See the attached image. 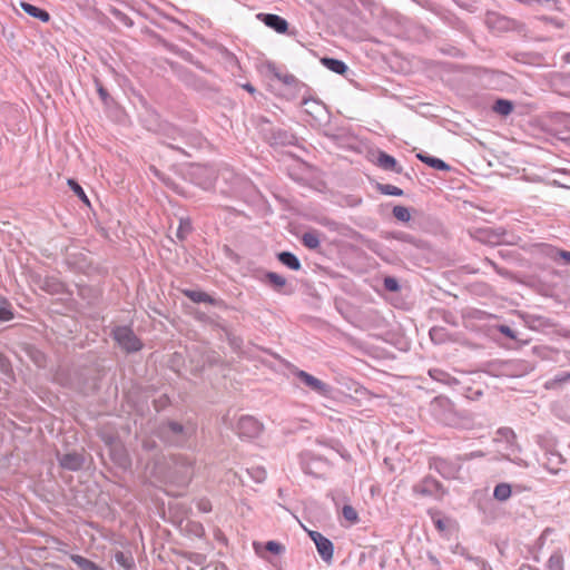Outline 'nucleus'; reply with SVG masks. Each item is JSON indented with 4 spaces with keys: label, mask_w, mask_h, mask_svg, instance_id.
Returning <instances> with one entry per match:
<instances>
[{
    "label": "nucleus",
    "mask_w": 570,
    "mask_h": 570,
    "mask_svg": "<svg viewBox=\"0 0 570 570\" xmlns=\"http://www.w3.org/2000/svg\"><path fill=\"white\" fill-rule=\"evenodd\" d=\"M68 185L70 186V188L73 190V193L86 204H89V200L83 191V189L81 188V186L75 181L73 179H68Z\"/></svg>",
    "instance_id": "obj_32"
},
{
    "label": "nucleus",
    "mask_w": 570,
    "mask_h": 570,
    "mask_svg": "<svg viewBox=\"0 0 570 570\" xmlns=\"http://www.w3.org/2000/svg\"><path fill=\"white\" fill-rule=\"evenodd\" d=\"M302 105L305 112L316 121H321L326 116L325 105L316 99H304Z\"/></svg>",
    "instance_id": "obj_9"
},
{
    "label": "nucleus",
    "mask_w": 570,
    "mask_h": 570,
    "mask_svg": "<svg viewBox=\"0 0 570 570\" xmlns=\"http://www.w3.org/2000/svg\"><path fill=\"white\" fill-rule=\"evenodd\" d=\"M343 517L345 520L355 523L358 520V514L356 510L352 505H344L342 510Z\"/></svg>",
    "instance_id": "obj_33"
},
{
    "label": "nucleus",
    "mask_w": 570,
    "mask_h": 570,
    "mask_svg": "<svg viewBox=\"0 0 570 570\" xmlns=\"http://www.w3.org/2000/svg\"><path fill=\"white\" fill-rule=\"evenodd\" d=\"M262 431V423L250 415L240 416L237 422L236 432L239 435V438L255 439L259 436Z\"/></svg>",
    "instance_id": "obj_4"
},
{
    "label": "nucleus",
    "mask_w": 570,
    "mask_h": 570,
    "mask_svg": "<svg viewBox=\"0 0 570 570\" xmlns=\"http://www.w3.org/2000/svg\"><path fill=\"white\" fill-rule=\"evenodd\" d=\"M541 254L556 263L562 265H570V252L557 248L549 244H542L540 247Z\"/></svg>",
    "instance_id": "obj_7"
},
{
    "label": "nucleus",
    "mask_w": 570,
    "mask_h": 570,
    "mask_svg": "<svg viewBox=\"0 0 570 570\" xmlns=\"http://www.w3.org/2000/svg\"><path fill=\"white\" fill-rule=\"evenodd\" d=\"M111 454L115 459V461L120 465V466H126L128 464V458L124 451L122 448L118 446V445H112L111 446Z\"/></svg>",
    "instance_id": "obj_30"
},
{
    "label": "nucleus",
    "mask_w": 570,
    "mask_h": 570,
    "mask_svg": "<svg viewBox=\"0 0 570 570\" xmlns=\"http://www.w3.org/2000/svg\"><path fill=\"white\" fill-rule=\"evenodd\" d=\"M196 434V425L191 422L181 424L175 421H168L163 423L158 428V435L165 442L183 446Z\"/></svg>",
    "instance_id": "obj_1"
},
{
    "label": "nucleus",
    "mask_w": 570,
    "mask_h": 570,
    "mask_svg": "<svg viewBox=\"0 0 570 570\" xmlns=\"http://www.w3.org/2000/svg\"><path fill=\"white\" fill-rule=\"evenodd\" d=\"M384 287L390 292H397L400 289L399 282L394 277H385Z\"/></svg>",
    "instance_id": "obj_39"
},
{
    "label": "nucleus",
    "mask_w": 570,
    "mask_h": 570,
    "mask_svg": "<svg viewBox=\"0 0 570 570\" xmlns=\"http://www.w3.org/2000/svg\"><path fill=\"white\" fill-rule=\"evenodd\" d=\"M377 190L383 194V195H389V196H402L403 195V190L394 185H390V184H379L377 185Z\"/></svg>",
    "instance_id": "obj_31"
},
{
    "label": "nucleus",
    "mask_w": 570,
    "mask_h": 570,
    "mask_svg": "<svg viewBox=\"0 0 570 570\" xmlns=\"http://www.w3.org/2000/svg\"><path fill=\"white\" fill-rule=\"evenodd\" d=\"M197 505V509L203 512V513H207V512H210L212 511V503L208 499H199L196 503Z\"/></svg>",
    "instance_id": "obj_40"
},
{
    "label": "nucleus",
    "mask_w": 570,
    "mask_h": 570,
    "mask_svg": "<svg viewBox=\"0 0 570 570\" xmlns=\"http://www.w3.org/2000/svg\"><path fill=\"white\" fill-rule=\"evenodd\" d=\"M308 534L312 541L315 543L317 552L321 556V558L325 562H331L334 553V547L332 541L317 531H309Z\"/></svg>",
    "instance_id": "obj_5"
},
{
    "label": "nucleus",
    "mask_w": 570,
    "mask_h": 570,
    "mask_svg": "<svg viewBox=\"0 0 570 570\" xmlns=\"http://www.w3.org/2000/svg\"><path fill=\"white\" fill-rule=\"evenodd\" d=\"M243 88L250 94L255 92V88L250 83H245Z\"/></svg>",
    "instance_id": "obj_48"
},
{
    "label": "nucleus",
    "mask_w": 570,
    "mask_h": 570,
    "mask_svg": "<svg viewBox=\"0 0 570 570\" xmlns=\"http://www.w3.org/2000/svg\"><path fill=\"white\" fill-rule=\"evenodd\" d=\"M376 164L384 170H391L396 174H401L403 171L402 166L397 164L396 159L383 151L379 154Z\"/></svg>",
    "instance_id": "obj_12"
},
{
    "label": "nucleus",
    "mask_w": 570,
    "mask_h": 570,
    "mask_svg": "<svg viewBox=\"0 0 570 570\" xmlns=\"http://www.w3.org/2000/svg\"><path fill=\"white\" fill-rule=\"evenodd\" d=\"M429 375L432 380L443 383V384H446V385H453V384L458 383L456 379H454L448 372H445L441 368L429 370Z\"/></svg>",
    "instance_id": "obj_15"
},
{
    "label": "nucleus",
    "mask_w": 570,
    "mask_h": 570,
    "mask_svg": "<svg viewBox=\"0 0 570 570\" xmlns=\"http://www.w3.org/2000/svg\"><path fill=\"white\" fill-rule=\"evenodd\" d=\"M430 466L445 479H453L456 476L459 472V468L455 464L441 458L432 459V461L430 462Z\"/></svg>",
    "instance_id": "obj_8"
},
{
    "label": "nucleus",
    "mask_w": 570,
    "mask_h": 570,
    "mask_svg": "<svg viewBox=\"0 0 570 570\" xmlns=\"http://www.w3.org/2000/svg\"><path fill=\"white\" fill-rule=\"evenodd\" d=\"M70 560L80 569V570H101L96 563L90 561L89 559L79 556L71 554Z\"/></svg>",
    "instance_id": "obj_22"
},
{
    "label": "nucleus",
    "mask_w": 570,
    "mask_h": 570,
    "mask_svg": "<svg viewBox=\"0 0 570 570\" xmlns=\"http://www.w3.org/2000/svg\"><path fill=\"white\" fill-rule=\"evenodd\" d=\"M114 559L124 570H132L135 567V560L130 552L117 551Z\"/></svg>",
    "instance_id": "obj_18"
},
{
    "label": "nucleus",
    "mask_w": 570,
    "mask_h": 570,
    "mask_svg": "<svg viewBox=\"0 0 570 570\" xmlns=\"http://www.w3.org/2000/svg\"><path fill=\"white\" fill-rule=\"evenodd\" d=\"M570 381V372H563L560 374H557L554 377L548 380L546 382L547 389H554L563 383H567Z\"/></svg>",
    "instance_id": "obj_27"
},
{
    "label": "nucleus",
    "mask_w": 570,
    "mask_h": 570,
    "mask_svg": "<svg viewBox=\"0 0 570 570\" xmlns=\"http://www.w3.org/2000/svg\"><path fill=\"white\" fill-rule=\"evenodd\" d=\"M302 243L309 249H316L320 247L321 240L317 232H306L302 236Z\"/></svg>",
    "instance_id": "obj_23"
},
{
    "label": "nucleus",
    "mask_w": 570,
    "mask_h": 570,
    "mask_svg": "<svg viewBox=\"0 0 570 570\" xmlns=\"http://www.w3.org/2000/svg\"><path fill=\"white\" fill-rule=\"evenodd\" d=\"M278 261L291 268L292 271L301 269V263L298 258L291 252H282L277 255Z\"/></svg>",
    "instance_id": "obj_19"
},
{
    "label": "nucleus",
    "mask_w": 570,
    "mask_h": 570,
    "mask_svg": "<svg viewBox=\"0 0 570 570\" xmlns=\"http://www.w3.org/2000/svg\"><path fill=\"white\" fill-rule=\"evenodd\" d=\"M12 312L7 307H0V321L6 322L12 318Z\"/></svg>",
    "instance_id": "obj_42"
},
{
    "label": "nucleus",
    "mask_w": 570,
    "mask_h": 570,
    "mask_svg": "<svg viewBox=\"0 0 570 570\" xmlns=\"http://www.w3.org/2000/svg\"><path fill=\"white\" fill-rule=\"evenodd\" d=\"M416 157L428 166L438 170H450V166L440 158H435L424 154H417Z\"/></svg>",
    "instance_id": "obj_17"
},
{
    "label": "nucleus",
    "mask_w": 570,
    "mask_h": 570,
    "mask_svg": "<svg viewBox=\"0 0 570 570\" xmlns=\"http://www.w3.org/2000/svg\"><path fill=\"white\" fill-rule=\"evenodd\" d=\"M248 473L256 482H263L266 479V471L262 468L248 470Z\"/></svg>",
    "instance_id": "obj_37"
},
{
    "label": "nucleus",
    "mask_w": 570,
    "mask_h": 570,
    "mask_svg": "<svg viewBox=\"0 0 570 570\" xmlns=\"http://www.w3.org/2000/svg\"><path fill=\"white\" fill-rule=\"evenodd\" d=\"M183 293L194 303H208L213 305H220L223 303L202 291L184 289Z\"/></svg>",
    "instance_id": "obj_13"
},
{
    "label": "nucleus",
    "mask_w": 570,
    "mask_h": 570,
    "mask_svg": "<svg viewBox=\"0 0 570 570\" xmlns=\"http://www.w3.org/2000/svg\"><path fill=\"white\" fill-rule=\"evenodd\" d=\"M254 549H255V552H256L259 557L265 558V556L259 551V549H261V543L254 542Z\"/></svg>",
    "instance_id": "obj_47"
},
{
    "label": "nucleus",
    "mask_w": 570,
    "mask_h": 570,
    "mask_svg": "<svg viewBox=\"0 0 570 570\" xmlns=\"http://www.w3.org/2000/svg\"><path fill=\"white\" fill-rule=\"evenodd\" d=\"M444 336H445V333H444V328H442V327L435 326L430 330V337L435 343H442L444 341Z\"/></svg>",
    "instance_id": "obj_34"
},
{
    "label": "nucleus",
    "mask_w": 570,
    "mask_h": 570,
    "mask_svg": "<svg viewBox=\"0 0 570 570\" xmlns=\"http://www.w3.org/2000/svg\"><path fill=\"white\" fill-rule=\"evenodd\" d=\"M115 341L127 352H137L142 347L141 342L128 326H118L112 331Z\"/></svg>",
    "instance_id": "obj_2"
},
{
    "label": "nucleus",
    "mask_w": 570,
    "mask_h": 570,
    "mask_svg": "<svg viewBox=\"0 0 570 570\" xmlns=\"http://www.w3.org/2000/svg\"><path fill=\"white\" fill-rule=\"evenodd\" d=\"M413 492L421 497H429L435 500H441L445 490L443 485L431 476H425L420 482L413 485Z\"/></svg>",
    "instance_id": "obj_3"
},
{
    "label": "nucleus",
    "mask_w": 570,
    "mask_h": 570,
    "mask_svg": "<svg viewBox=\"0 0 570 570\" xmlns=\"http://www.w3.org/2000/svg\"><path fill=\"white\" fill-rule=\"evenodd\" d=\"M392 213H393V216L400 222L407 223L411 219V213H410L409 208H406L404 206H401V205L394 206Z\"/></svg>",
    "instance_id": "obj_28"
},
{
    "label": "nucleus",
    "mask_w": 570,
    "mask_h": 570,
    "mask_svg": "<svg viewBox=\"0 0 570 570\" xmlns=\"http://www.w3.org/2000/svg\"><path fill=\"white\" fill-rule=\"evenodd\" d=\"M42 288L50 294H57L62 292L63 285L55 278H46L43 281Z\"/></svg>",
    "instance_id": "obj_26"
},
{
    "label": "nucleus",
    "mask_w": 570,
    "mask_h": 570,
    "mask_svg": "<svg viewBox=\"0 0 570 570\" xmlns=\"http://www.w3.org/2000/svg\"><path fill=\"white\" fill-rule=\"evenodd\" d=\"M484 453L482 451H472L470 453L464 454V460H472L474 458H482Z\"/></svg>",
    "instance_id": "obj_44"
},
{
    "label": "nucleus",
    "mask_w": 570,
    "mask_h": 570,
    "mask_svg": "<svg viewBox=\"0 0 570 570\" xmlns=\"http://www.w3.org/2000/svg\"><path fill=\"white\" fill-rule=\"evenodd\" d=\"M60 465L70 471L80 470L85 463L83 455L77 452H70L58 455Z\"/></svg>",
    "instance_id": "obj_10"
},
{
    "label": "nucleus",
    "mask_w": 570,
    "mask_h": 570,
    "mask_svg": "<svg viewBox=\"0 0 570 570\" xmlns=\"http://www.w3.org/2000/svg\"><path fill=\"white\" fill-rule=\"evenodd\" d=\"M434 524L441 531H443L445 529V524H444V522L441 519L435 520Z\"/></svg>",
    "instance_id": "obj_46"
},
{
    "label": "nucleus",
    "mask_w": 570,
    "mask_h": 570,
    "mask_svg": "<svg viewBox=\"0 0 570 570\" xmlns=\"http://www.w3.org/2000/svg\"><path fill=\"white\" fill-rule=\"evenodd\" d=\"M283 293L284 294H292L293 293V288H289V289L286 288V289L283 291Z\"/></svg>",
    "instance_id": "obj_49"
},
{
    "label": "nucleus",
    "mask_w": 570,
    "mask_h": 570,
    "mask_svg": "<svg viewBox=\"0 0 570 570\" xmlns=\"http://www.w3.org/2000/svg\"><path fill=\"white\" fill-rule=\"evenodd\" d=\"M266 282L277 292L286 287V278L275 272H268L265 275Z\"/></svg>",
    "instance_id": "obj_21"
},
{
    "label": "nucleus",
    "mask_w": 570,
    "mask_h": 570,
    "mask_svg": "<svg viewBox=\"0 0 570 570\" xmlns=\"http://www.w3.org/2000/svg\"><path fill=\"white\" fill-rule=\"evenodd\" d=\"M498 331H499L501 334H503V335H505L507 337H509V338H512V340H515V338H517L515 332H514L510 326H508V325H504V324L499 325V326H498Z\"/></svg>",
    "instance_id": "obj_41"
},
{
    "label": "nucleus",
    "mask_w": 570,
    "mask_h": 570,
    "mask_svg": "<svg viewBox=\"0 0 570 570\" xmlns=\"http://www.w3.org/2000/svg\"><path fill=\"white\" fill-rule=\"evenodd\" d=\"M562 462H563V459H562L561 454H559V453H551L550 454L549 463H551V464H559V463H562Z\"/></svg>",
    "instance_id": "obj_43"
},
{
    "label": "nucleus",
    "mask_w": 570,
    "mask_h": 570,
    "mask_svg": "<svg viewBox=\"0 0 570 570\" xmlns=\"http://www.w3.org/2000/svg\"><path fill=\"white\" fill-rule=\"evenodd\" d=\"M265 549L274 554H281L285 551V547L276 541H268L265 544Z\"/></svg>",
    "instance_id": "obj_35"
},
{
    "label": "nucleus",
    "mask_w": 570,
    "mask_h": 570,
    "mask_svg": "<svg viewBox=\"0 0 570 570\" xmlns=\"http://www.w3.org/2000/svg\"><path fill=\"white\" fill-rule=\"evenodd\" d=\"M548 570H563V554L560 550H556L547 562Z\"/></svg>",
    "instance_id": "obj_24"
},
{
    "label": "nucleus",
    "mask_w": 570,
    "mask_h": 570,
    "mask_svg": "<svg viewBox=\"0 0 570 570\" xmlns=\"http://www.w3.org/2000/svg\"><path fill=\"white\" fill-rule=\"evenodd\" d=\"M274 76L285 85H293L296 82V78L293 75L289 73H282L278 71H274Z\"/></svg>",
    "instance_id": "obj_36"
},
{
    "label": "nucleus",
    "mask_w": 570,
    "mask_h": 570,
    "mask_svg": "<svg viewBox=\"0 0 570 570\" xmlns=\"http://www.w3.org/2000/svg\"><path fill=\"white\" fill-rule=\"evenodd\" d=\"M322 63L331 71L337 75H344L347 70V66L338 59L323 58Z\"/></svg>",
    "instance_id": "obj_20"
},
{
    "label": "nucleus",
    "mask_w": 570,
    "mask_h": 570,
    "mask_svg": "<svg viewBox=\"0 0 570 570\" xmlns=\"http://www.w3.org/2000/svg\"><path fill=\"white\" fill-rule=\"evenodd\" d=\"M95 83H96L97 91H98V95H99L100 99L102 100V102L105 105H108L109 100H110V97H109L107 90L104 88V86L101 85V82L99 80L96 79Z\"/></svg>",
    "instance_id": "obj_38"
},
{
    "label": "nucleus",
    "mask_w": 570,
    "mask_h": 570,
    "mask_svg": "<svg viewBox=\"0 0 570 570\" xmlns=\"http://www.w3.org/2000/svg\"><path fill=\"white\" fill-rule=\"evenodd\" d=\"M493 110L502 116H508L513 110V104L510 100L498 99L493 106Z\"/></svg>",
    "instance_id": "obj_25"
},
{
    "label": "nucleus",
    "mask_w": 570,
    "mask_h": 570,
    "mask_svg": "<svg viewBox=\"0 0 570 570\" xmlns=\"http://www.w3.org/2000/svg\"><path fill=\"white\" fill-rule=\"evenodd\" d=\"M441 403H442V401L435 400L433 404H441Z\"/></svg>",
    "instance_id": "obj_50"
},
{
    "label": "nucleus",
    "mask_w": 570,
    "mask_h": 570,
    "mask_svg": "<svg viewBox=\"0 0 570 570\" xmlns=\"http://www.w3.org/2000/svg\"><path fill=\"white\" fill-rule=\"evenodd\" d=\"M21 8L26 13L33 18L39 19L42 22H48L50 20V14L46 10L38 8L33 4H30L28 2H21Z\"/></svg>",
    "instance_id": "obj_14"
},
{
    "label": "nucleus",
    "mask_w": 570,
    "mask_h": 570,
    "mask_svg": "<svg viewBox=\"0 0 570 570\" xmlns=\"http://www.w3.org/2000/svg\"><path fill=\"white\" fill-rule=\"evenodd\" d=\"M296 376L301 380L302 383L322 396H327L331 393V386L328 384L305 371H298Z\"/></svg>",
    "instance_id": "obj_6"
},
{
    "label": "nucleus",
    "mask_w": 570,
    "mask_h": 570,
    "mask_svg": "<svg viewBox=\"0 0 570 570\" xmlns=\"http://www.w3.org/2000/svg\"><path fill=\"white\" fill-rule=\"evenodd\" d=\"M261 16H262L263 22L267 27L274 29L278 33L286 32V30L288 28V23L284 18H282L277 14H273V13H266V14H261Z\"/></svg>",
    "instance_id": "obj_11"
},
{
    "label": "nucleus",
    "mask_w": 570,
    "mask_h": 570,
    "mask_svg": "<svg viewBox=\"0 0 570 570\" xmlns=\"http://www.w3.org/2000/svg\"><path fill=\"white\" fill-rule=\"evenodd\" d=\"M512 495V485L501 482L494 487L493 498L500 502L509 500Z\"/></svg>",
    "instance_id": "obj_16"
},
{
    "label": "nucleus",
    "mask_w": 570,
    "mask_h": 570,
    "mask_svg": "<svg viewBox=\"0 0 570 570\" xmlns=\"http://www.w3.org/2000/svg\"><path fill=\"white\" fill-rule=\"evenodd\" d=\"M499 433H501L505 438H508L509 435L514 436L513 431L510 429H500Z\"/></svg>",
    "instance_id": "obj_45"
},
{
    "label": "nucleus",
    "mask_w": 570,
    "mask_h": 570,
    "mask_svg": "<svg viewBox=\"0 0 570 570\" xmlns=\"http://www.w3.org/2000/svg\"><path fill=\"white\" fill-rule=\"evenodd\" d=\"M191 232L190 220L187 218H181L179 220V226L176 233L178 239L184 240L187 235Z\"/></svg>",
    "instance_id": "obj_29"
}]
</instances>
